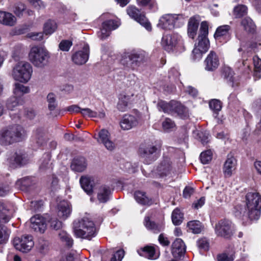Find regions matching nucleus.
<instances>
[{
    "label": "nucleus",
    "mask_w": 261,
    "mask_h": 261,
    "mask_svg": "<svg viewBox=\"0 0 261 261\" xmlns=\"http://www.w3.org/2000/svg\"><path fill=\"white\" fill-rule=\"evenodd\" d=\"M72 45V42L69 40H63L59 44L60 49L63 51H68Z\"/></svg>",
    "instance_id": "bf43d9fd"
},
{
    "label": "nucleus",
    "mask_w": 261,
    "mask_h": 261,
    "mask_svg": "<svg viewBox=\"0 0 261 261\" xmlns=\"http://www.w3.org/2000/svg\"><path fill=\"white\" fill-rule=\"evenodd\" d=\"M241 25L244 30L249 33H253L255 30V25L252 20L249 17H245L242 19Z\"/></svg>",
    "instance_id": "a19ab883"
},
{
    "label": "nucleus",
    "mask_w": 261,
    "mask_h": 261,
    "mask_svg": "<svg viewBox=\"0 0 261 261\" xmlns=\"http://www.w3.org/2000/svg\"><path fill=\"white\" fill-rule=\"evenodd\" d=\"M11 162H14L13 164H15L17 165H23L26 163L25 156L21 154L15 153L13 156L10 159Z\"/></svg>",
    "instance_id": "603ef678"
},
{
    "label": "nucleus",
    "mask_w": 261,
    "mask_h": 261,
    "mask_svg": "<svg viewBox=\"0 0 261 261\" xmlns=\"http://www.w3.org/2000/svg\"><path fill=\"white\" fill-rule=\"evenodd\" d=\"M194 189L191 187H186L183 191V196L185 198H188L194 193Z\"/></svg>",
    "instance_id": "774afa93"
},
{
    "label": "nucleus",
    "mask_w": 261,
    "mask_h": 261,
    "mask_svg": "<svg viewBox=\"0 0 261 261\" xmlns=\"http://www.w3.org/2000/svg\"><path fill=\"white\" fill-rule=\"evenodd\" d=\"M134 198L136 201L141 205L149 206L153 203L152 199L147 196L146 193L141 191L135 192Z\"/></svg>",
    "instance_id": "c85d7f7f"
},
{
    "label": "nucleus",
    "mask_w": 261,
    "mask_h": 261,
    "mask_svg": "<svg viewBox=\"0 0 261 261\" xmlns=\"http://www.w3.org/2000/svg\"><path fill=\"white\" fill-rule=\"evenodd\" d=\"M43 202L41 200L40 201H32L30 204L31 208L34 211H38L42 206Z\"/></svg>",
    "instance_id": "69168bd1"
},
{
    "label": "nucleus",
    "mask_w": 261,
    "mask_h": 261,
    "mask_svg": "<svg viewBox=\"0 0 261 261\" xmlns=\"http://www.w3.org/2000/svg\"><path fill=\"white\" fill-rule=\"evenodd\" d=\"M201 162L203 164H208L212 159V153L210 150L202 152L200 155Z\"/></svg>",
    "instance_id": "864d4df0"
},
{
    "label": "nucleus",
    "mask_w": 261,
    "mask_h": 261,
    "mask_svg": "<svg viewBox=\"0 0 261 261\" xmlns=\"http://www.w3.org/2000/svg\"><path fill=\"white\" fill-rule=\"evenodd\" d=\"M203 64L205 70H215L220 64L219 59L216 53L214 51H211L204 60Z\"/></svg>",
    "instance_id": "4468645a"
},
{
    "label": "nucleus",
    "mask_w": 261,
    "mask_h": 261,
    "mask_svg": "<svg viewBox=\"0 0 261 261\" xmlns=\"http://www.w3.org/2000/svg\"><path fill=\"white\" fill-rule=\"evenodd\" d=\"M132 96L133 95L121 94L117 103V109L121 112L126 111L129 108Z\"/></svg>",
    "instance_id": "cd10ccee"
},
{
    "label": "nucleus",
    "mask_w": 261,
    "mask_h": 261,
    "mask_svg": "<svg viewBox=\"0 0 261 261\" xmlns=\"http://www.w3.org/2000/svg\"><path fill=\"white\" fill-rule=\"evenodd\" d=\"M30 227L35 231L43 233L46 229L45 220L43 217L36 215L30 219Z\"/></svg>",
    "instance_id": "a211bd4d"
},
{
    "label": "nucleus",
    "mask_w": 261,
    "mask_h": 261,
    "mask_svg": "<svg viewBox=\"0 0 261 261\" xmlns=\"http://www.w3.org/2000/svg\"><path fill=\"white\" fill-rule=\"evenodd\" d=\"M175 126L174 122L170 118H166L162 122V127L165 130H169Z\"/></svg>",
    "instance_id": "680f3d73"
},
{
    "label": "nucleus",
    "mask_w": 261,
    "mask_h": 261,
    "mask_svg": "<svg viewBox=\"0 0 261 261\" xmlns=\"http://www.w3.org/2000/svg\"><path fill=\"white\" fill-rule=\"evenodd\" d=\"M127 13L130 17L139 22L147 31L151 30V26L145 15L140 10L134 6H129L127 8Z\"/></svg>",
    "instance_id": "1a4fd4ad"
},
{
    "label": "nucleus",
    "mask_w": 261,
    "mask_h": 261,
    "mask_svg": "<svg viewBox=\"0 0 261 261\" xmlns=\"http://www.w3.org/2000/svg\"><path fill=\"white\" fill-rule=\"evenodd\" d=\"M173 109V114H177L181 118L184 119L188 116L187 109L176 101H174Z\"/></svg>",
    "instance_id": "72a5a7b5"
},
{
    "label": "nucleus",
    "mask_w": 261,
    "mask_h": 261,
    "mask_svg": "<svg viewBox=\"0 0 261 261\" xmlns=\"http://www.w3.org/2000/svg\"><path fill=\"white\" fill-rule=\"evenodd\" d=\"M197 245L201 251H207L209 249V242L205 238L199 239L197 242Z\"/></svg>",
    "instance_id": "5fc2aeb1"
},
{
    "label": "nucleus",
    "mask_w": 261,
    "mask_h": 261,
    "mask_svg": "<svg viewBox=\"0 0 261 261\" xmlns=\"http://www.w3.org/2000/svg\"><path fill=\"white\" fill-rule=\"evenodd\" d=\"M172 167L169 161L167 160L164 161L159 167V171L161 174L164 175H167L170 172Z\"/></svg>",
    "instance_id": "de8ad7c7"
},
{
    "label": "nucleus",
    "mask_w": 261,
    "mask_h": 261,
    "mask_svg": "<svg viewBox=\"0 0 261 261\" xmlns=\"http://www.w3.org/2000/svg\"><path fill=\"white\" fill-rule=\"evenodd\" d=\"M234 259L233 253L224 252L219 254L217 256L218 261H233Z\"/></svg>",
    "instance_id": "4d7b16f0"
},
{
    "label": "nucleus",
    "mask_w": 261,
    "mask_h": 261,
    "mask_svg": "<svg viewBox=\"0 0 261 261\" xmlns=\"http://www.w3.org/2000/svg\"><path fill=\"white\" fill-rule=\"evenodd\" d=\"M111 194L110 187L106 185H102L98 189L97 199L100 202L105 203L109 199Z\"/></svg>",
    "instance_id": "bb28decb"
},
{
    "label": "nucleus",
    "mask_w": 261,
    "mask_h": 261,
    "mask_svg": "<svg viewBox=\"0 0 261 261\" xmlns=\"http://www.w3.org/2000/svg\"><path fill=\"white\" fill-rule=\"evenodd\" d=\"M51 155L49 153H44L40 159L39 162V169L44 171L47 169L51 168L52 163L50 162Z\"/></svg>",
    "instance_id": "e433bc0d"
},
{
    "label": "nucleus",
    "mask_w": 261,
    "mask_h": 261,
    "mask_svg": "<svg viewBox=\"0 0 261 261\" xmlns=\"http://www.w3.org/2000/svg\"><path fill=\"white\" fill-rule=\"evenodd\" d=\"M246 210L242 213L236 211L235 216L244 219L248 218L250 220H257L260 216L261 208V196L257 192H249L246 195Z\"/></svg>",
    "instance_id": "f257e3e1"
},
{
    "label": "nucleus",
    "mask_w": 261,
    "mask_h": 261,
    "mask_svg": "<svg viewBox=\"0 0 261 261\" xmlns=\"http://www.w3.org/2000/svg\"><path fill=\"white\" fill-rule=\"evenodd\" d=\"M139 5L148 6L149 8L153 10L158 9V5L155 0H137Z\"/></svg>",
    "instance_id": "8fccbe9b"
},
{
    "label": "nucleus",
    "mask_w": 261,
    "mask_h": 261,
    "mask_svg": "<svg viewBox=\"0 0 261 261\" xmlns=\"http://www.w3.org/2000/svg\"><path fill=\"white\" fill-rule=\"evenodd\" d=\"M236 18H241L247 14V7L244 5H239L235 7L233 11Z\"/></svg>",
    "instance_id": "c03bdc74"
},
{
    "label": "nucleus",
    "mask_w": 261,
    "mask_h": 261,
    "mask_svg": "<svg viewBox=\"0 0 261 261\" xmlns=\"http://www.w3.org/2000/svg\"><path fill=\"white\" fill-rule=\"evenodd\" d=\"M47 100L49 110L50 111L55 110L57 106L55 94L52 93H49L47 96Z\"/></svg>",
    "instance_id": "3c124183"
},
{
    "label": "nucleus",
    "mask_w": 261,
    "mask_h": 261,
    "mask_svg": "<svg viewBox=\"0 0 261 261\" xmlns=\"http://www.w3.org/2000/svg\"><path fill=\"white\" fill-rule=\"evenodd\" d=\"M124 251L120 249L117 251L111 259V261H121L124 257Z\"/></svg>",
    "instance_id": "e2e57ef3"
},
{
    "label": "nucleus",
    "mask_w": 261,
    "mask_h": 261,
    "mask_svg": "<svg viewBox=\"0 0 261 261\" xmlns=\"http://www.w3.org/2000/svg\"><path fill=\"white\" fill-rule=\"evenodd\" d=\"M187 227L193 233H200L203 229V225L198 220H192L188 222Z\"/></svg>",
    "instance_id": "f704fd0d"
},
{
    "label": "nucleus",
    "mask_w": 261,
    "mask_h": 261,
    "mask_svg": "<svg viewBox=\"0 0 261 261\" xmlns=\"http://www.w3.org/2000/svg\"><path fill=\"white\" fill-rule=\"evenodd\" d=\"M144 223L148 229L152 231L154 233H159L164 228L163 223L156 224L154 222L150 221L149 217L148 216L145 217Z\"/></svg>",
    "instance_id": "c756f323"
},
{
    "label": "nucleus",
    "mask_w": 261,
    "mask_h": 261,
    "mask_svg": "<svg viewBox=\"0 0 261 261\" xmlns=\"http://www.w3.org/2000/svg\"><path fill=\"white\" fill-rule=\"evenodd\" d=\"M138 252L141 256H144L148 259H154L158 257L155 255V248L153 246H147L138 250Z\"/></svg>",
    "instance_id": "2f4dec72"
},
{
    "label": "nucleus",
    "mask_w": 261,
    "mask_h": 261,
    "mask_svg": "<svg viewBox=\"0 0 261 261\" xmlns=\"http://www.w3.org/2000/svg\"><path fill=\"white\" fill-rule=\"evenodd\" d=\"M230 30V27L228 25H223L219 27L214 34V38L216 40H219L222 37L229 35V32Z\"/></svg>",
    "instance_id": "c9c22d12"
},
{
    "label": "nucleus",
    "mask_w": 261,
    "mask_h": 261,
    "mask_svg": "<svg viewBox=\"0 0 261 261\" xmlns=\"http://www.w3.org/2000/svg\"><path fill=\"white\" fill-rule=\"evenodd\" d=\"M60 240L65 244L66 246L71 247L73 245V240L65 231L61 230L58 233Z\"/></svg>",
    "instance_id": "37998d69"
},
{
    "label": "nucleus",
    "mask_w": 261,
    "mask_h": 261,
    "mask_svg": "<svg viewBox=\"0 0 261 261\" xmlns=\"http://www.w3.org/2000/svg\"><path fill=\"white\" fill-rule=\"evenodd\" d=\"M23 103V99L17 98L13 95L8 99L6 106L9 110L13 111L15 108L19 105H22Z\"/></svg>",
    "instance_id": "ea45409f"
},
{
    "label": "nucleus",
    "mask_w": 261,
    "mask_h": 261,
    "mask_svg": "<svg viewBox=\"0 0 261 261\" xmlns=\"http://www.w3.org/2000/svg\"><path fill=\"white\" fill-rule=\"evenodd\" d=\"M87 164L85 158L82 156H78L74 158L71 164V168L72 170L81 172L87 168Z\"/></svg>",
    "instance_id": "b1692460"
},
{
    "label": "nucleus",
    "mask_w": 261,
    "mask_h": 261,
    "mask_svg": "<svg viewBox=\"0 0 261 261\" xmlns=\"http://www.w3.org/2000/svg\"><path fill=\"white\" fill-rule=\"evenodd\" d=\"M109 23L108 22L102 23V29L98 32L97 34L98 37L100 39L103 40L107 38L110 36L111 31H112V29L115 28L114 27L109 26Z\"/></svg>",
    "instance_id": "4c0bfd02"
},
{
    "label": "nucleus",
    "mask_w": 261,
    "mask_h": 261,
    "mask_svg": "<svg viewBox=\"0 0 261 261\" xmlns=\"http://www.w3.org/2000/svg\"><path fill=\"white\" fill-rule=\"evenodd\" d=\"M186 245L181 239H176L171 245V253L174 258H180L185 254Z\"/></svg>",
    "instance_id": "f3484780"
},
{
    "label": "nucleus",
    "mask_w": 261,
    "mask_h": 261,
    "mask_svg": "<svg viewBox=\"0 0 261 261\" xmlns=\"http://www.w3.org/2000/svg\"><path fill=\"white\" fill-rule=\"evenodd\" d=\"M236 159L231 155H228L223 167V172L225 177H230L237 167Z\"/></svg>",
    "instance_id": "dca6fc26"
},
{
    "label": "nucleus",
    "mask_w": 261,
    "mask_h": 261,
    "mask_svg": "<svg viewBox=\"0 0 261 261\" xmlns=\"http://www.w3.org/2000/svg\"><path fill=\"white\" fill-rule=\"evenodd\" d=\"M80 182L82 189L88 195L93 192V187L95 185L94 178L88 175L82 176L80 179Z\"/></svg>",
    "instance_id": "6ab92c4d"
},
{
    "label": "nucleus",
    "mask_w": 261,
    "mask_h": 261,
    "mask_svg": "<svg viewBox=\"0 0 261 261\" xmlns=\"http://www.w3.org/2000/svg\"><path fill=\"white\" fill-rule=\"evenodd\" d=\"M199 25V20L196 16L191 17L188 22V33L189 36L193 39L197 33Z\"/></svg>",
    "instance_id": "7c9ffc66"
},
{
    "label": "nucleus",
    "mask_w": 261,
    "mask_h": 261,
    "mask_svg": "<svg viewBox=\"0 0 261 261\" xmlns=\"http://www.w3.org/2000/svg\"><path fill=\"white\" fill-rule=\"evenodd\" d=\"M175 17L172 14H167L162 16L157 25L163 29L171 30L174 28Z\"/></svg>",
    "instance_id": "aec40b11"
},
{
    "label": "nucleus",
    "mask_w": 261,
    "mask_h": 261,
    "mask_svg": "<svg viewBox=\"0 0 261 261\" xmlns=\"http://www.w3.org/2000/svg\"><path fill=\"white\" fill-rule=\"evenodd\" d=\"M216 231L219 236L229 238L232 234L231 222L228 220H221L216 225Z\"/></svg>",
    "instance_id": "f8f14e48"
},
{
    "label": "nucleus",
    "mask_w": 261,
    "mask_h": 261,
    "mask_svg": "<svg viewBox=\"0 0 261 261\" xmlns=\"http://www.w3.org/2000/svg\"><path fill=\"white\" fill-rule=\"evenodd\" d=\"M25 135V131L20 125H14L0 132V143L8 145L19 141Z\"/></svg>",
    "instance_id": "20e7f679"
},
{
    "label": "nucleus",
    "mask_w": 261,
    "mask_h": 261,
    "mask_svg": "<svg viewBox=\"0 0 261 261\" xmlns=\"http://www.w3.org/2000/svg\"><path fill=\"white\" fill-rule=\"evenodd\" d=\"M146 58V53L143 50H132L124 53L121 60V63L127 67L133 65H139Z\"/></svg>",
    "instance_id": "0eeeda50"
},
{
    "label": "nucleus",
    "mask_w": 261,
    "mask_h": 261,
    "mask_svg": "<svg viewBox=\"0 0 261 261\" xmlns=\"http://www.w3.org/2000/svg\"><path fill=\"white\" fill-rule=\"evenodd\" d=\"M32 138L38 146L43 145L47 140L45 130L43 127H38L34 130Z\"/></svg>",
    "instance_id": "412c9836"
},
{
    "label": "nucleus",
    "mask_w": 261,
    "mask_h": 261,
    "mask_svg": "<svg viewBox=\"0 0 261 261\" xmlns=\"http://www.w3.org/2000/svg\"><path fill=\"white\" fill-rule=\"evenodd\" d=\"M208 26L206 21H202L200 25L198 42L195 44L193 55L195 60L201 58L202 54L205 53L210 47V42L207 38Z\"/></svg>",
    "instance_id": "7ed1b4c3"
},
{
    "label": "nucleus",
    "mask_w": 261,
    "mask_h": 261,
    "mask_svg": "<svg viewBox=\"0 0 261 261\" xmlns=\"http://www.w3.org/2000/svg\"><path fill=\"white\" fill-rule=\"evenodd\" d=\"M33 68L30 63L20 62L13 68L12 76L15 81L27 83L30 80Z\"/></svg>",
    "instance_id": "39448f33"
},
{
    "label": "nucleus",
    "mask_w": 261,
    "mask_h": 261,
    "mask_svg": "<svg viewBox=\"0 0 261 261\" xmlns=\"http://www.w3.org/2000/svg\"><path fill=\"white\" fill-rule=\"evenodd\" d=\"M22 186L24 187H29L33 184V180L32 178L25 177L21 179L19 181Z\"/></svg>",
    "instance_id": "338daca9"
},
{
    "label": "nucleus",
    "mask_w": 261,
    "mask_h": 261,
    "mask_svg": "<svg viewBox=\"0 0 261 261\" xmlns=\"http://www.w3.org/2000/svg\"><path fill=\"white\" fill-rule=\"evenodd\" d=\"M13 244L16 249L22 252L29 251L34 245L33 237L30 235L15 237L13 240Z\"/></svg>",
    "instance_id": "9b49d317"
},
{
    "label": "nucleus",
    "mask_w": 261,
    "mask_h": 261,
    "mask_svg": "<svg viewBox=\"0 0 261 261\" xmlns=\"http://www.w3.org/2000/svg\"><path fill=\"white\" fill-rule=\"evenodd\" d=\"M25 6L22 3H18L15 5L14 8V13L18 16H20L22 12L25 10Z\"/></svg>",
    "instance_id": "0e129e2a"
},
{
    "label": "nucleus",
    "mask_w": 261,
    "mask_h": 261,
    "mask_svg": "<svg viewBox=\"0 0 261 261\" xmlns=\"http://www.w3.org/2000/svg\"><path fill=\"white\" fill-rule=\"evenodd\" d=\"M197 139L201 142L203 145H205L209 142V134L206 132L197 131Z\"/></svg>",
    "instance_id": "6e6d98bb"
},
{
    "label": "nucleus",
    "mask_w": 261,
    "mask_h": 261,
    "mask_svg": "<svg viewBox=\"0 0 261 261\" xmlns=\"http://www.w3.org/2000/svg\"><path fill=\"white\" fill-rule=\"evenodd\" d=\"M0 23L12 27L16 23V18L12 13L0 11Z\"/></svg>",
    "instance_id": "a878e982"
},
{
    "label": "nucleus",
    "mask_w": 261,
    "mask_h": 261,
    "mask_svg": "<svg viewBox=\"0 0 261 261\" xmlns=\"http://www.w3.org/2000/svg\"><path fill=\"white\" fill-rule=\"evenodd\" d=\"M138 124L137 118L131 115H125L120 122V126L124 130H128Z\"/></svg>",
    "instance_id": "5701e85b"
},
{
    "label": "nucleus",
    "mask_w": 261,
    "mask_h": 261,
    "mask_svg": "<svg viewBox=\"0 0 261 261\" xmlns=\"http://www.w3.org/2000/svg\"><path fill=\"white\" fill-rule=\"evenodd\" d=\"M174 101L172 100L169 102H167L163 100H159L157 105L158 108L160 111L172 114Z\"/></svg>",
    "instance_id": "473e14b6"
},
{
    "label": "nucleus",
    "mask_w": 261,
    "mask_h": 261,
    "mask_svg": "<svg viewBox=\"0 0 261 261\" xmlns=\"http://www.w3.org/2000/svg\"><path fill=\"white\" fill-rule=\"evenodd\" d=\"M98 136L97 141L102 143L107 149L112 150L115 148V144L111 140V135L108 130L101 129L99 132Z\"/></svg>",
    "instance_id": "2eb2a0df"
},
{
    "label": "nucleus",
    "mask_w": 261,
    "mask_h": 261,
    "mask_svg": "<svg viewBox=\"0 0 261 261\" xmlns=\"http://www.w3.org/2000/svg\"><path fill=\"white\" fill-rule=\"evenodd\" d=\"M89 55V46L88 44H85L82 50L77 51L73 54L72 56V61L76 65H83L85 64Z\"/></svg>",
    "instance_id": "ddd939ff"
},
{
    "label": "nucleus",
    "mask_w": 261,
    "mask_h": 261,
    "mask_svg": "<svg viewBox=\"0 0 261 261\" xmlns=\"http://www.w3.org/2000/svg\"><path fill=\"white\" fill-rule=\"evenodd\" d=\"M57 28L56 22L54 20H49L44 26V32L45 34H51L53 33Z\"/></svg>",
    "instance_id": "49530a36"
},
{
    "label": "nucleus",
    "mask_w": 261,
    "mask_h": 261,
    "mask_svg": "<svg viewBox=\"0 0 261 261\" xmlns=\"http://www.w3.org/2000/svg\"><path fill=\"white\" fill-rule=\"evenodd\" d=\"M73 229L74 235L83 239L90 240L96 235L93 222L86 217L75 220L73 223Z\"/></svg>",
    "instance_id": "f03ea898"
},
{
    "label": "nucleus",
    "mask_w": 261,
    "mask_h": 261,
    "mask_svg": "<svg viewBox=\"0 0 261 261\" xmlns=\"http://www.w3.org/2000/svg\"><path fill=\"white\" fill-rule=\"evenodd\" d=\"M209 106L211 110L216 112H218L221 110L222 103L219 100L213 99L210 101Z\"/></svg>",
    "instance_id": "13d9d810"
},
{
    "label": "nucleus",
    "mask_w": 261,
    "mask_h": 261,
    "mask_svg": "<svg viewBox=\"0 0 261 261\" xmlns=\"http://www.w3.org/2000/svg\"><path fill=\"white\" fill-rule=\"evenodd\" d=\"M254 66V76L259 79L261 77V59L258 57L255 56L253 58Z\"/></svg>",
    "instance_id": "09e8293b"
},
{
    "label": "nucleus",
    "mask_w": 261,
    "mask_h": 261,
    "mask_svg": "<svg viewBox=\"0 0 261 261\" xmlns=\"http://www.w3.org/2000/svg\"><path fill=\"white\" fill-rule=\"evenodd\" d=\"M49 57V52L45 48L38 46L32 47L29 54V60L36 67L44 66Z\"/></svg>",
    "instance_id": "423d86ee"
},
{
    "label": "nucleus",
    "mask_w": 261,
    "mask_h": 261,
    "mask_svg": "<svg viewBox=\"0 0 261 261\" xmlns=\"http://www.w3.org/2000/svg\"><path fill=\"white\" fill-rule=\"evenodd\" d=\"M10 234V230L5 225L0 224V244L7 243Z\"/></svg>",
    "instance_id": "79ce46f5"
},
{
    "label": "nucleus",
    "mask_w": 261,
    "mask_h": 261,
    "mask_svg": "<svg viewBox=\"0 0 261 261\" xmlns=\"http://www.w3.org/2000/svg\"><path fill=\"white\" fill-rule=\"evenodd\" d=\"M71 213V204L67 201H62L58 205V216L63 220L66 219Z\"/></svg>",
    "instance_id": "4be33fe9"
},
{
    "label": "nucleus",
    "mask_w": 261,
    "mask_h": 261,
    "mask_svg": "<svg viewBox=\"0 0 261 261\" xmlns=\"http://www.w3.org/2000/svg\"><path fill=\"white\" fill-rule=\"evenodd\" d=\"M29 87L25 86L22 84L16 82L13 85V95L17 98L23 99V96L30 93Z\"/></svg>",
    "instance_id": "393cba45"
},
{
    "label": "nucleus",
    "mask_w": 261,
    "mask_h": 261,
    "mask_svg": "<svg viewBox=\"0 0 261 261\" xmlns=\"http://www.w3.org/2000/svg\"><path fill=\"white\" fill-rule=\"evenodd\" d=\"M160 148V145L153 143L142 145L139 149L140 155L146 163L149 164L156 160Z\"/></svg>",
    "instance_id": "6e6552de"
},
{
    "label": "nucleus",
    "mask_w": 261,
    "mask_h": 261,
    "mask_svg": "<svg viewBox=\"0 0 261 261\" xmlns=\"http://www.w3.org/2000/svg\"><path fill=\"white\" fill-rule=\"evenodd\" d=\"M171 218L174 225H179L184 220V214L179 208H176L172 213Z\"/></svg>",
    "instance_id": "58836bf2"
},
{
    "label": "nucleus",
    "mask_w": 261,
    "mask_h": 261,
    "mask_svg": "<svg viewBox=\"0 0 261 261\" xmlns=\"http://www.w3.org/2000/svg\"><path fill=\"white\" fill-rule=\"evenodd\" d=\"M161 43L165 49L168 51L173 50L183 44L181 36L175 33L164 35Z\"/></svg>",
    "instance_id": "9d476101"
},
{
    "label": "nucleus",
    "mask_w": 261,
    "mask_h": 261,
    "mask_svg": "<svg viewBox=\"0 0 261 261\" xmlns=\"http://www.w3.org/2000/svg\"><path fill=\"white\" fill-rule=\"evenodd\" d=\"M8 214V211L4 204L0 202V223H6L9 221L10 217Z\"/></svg>",
    "instance_id": "a18cd8bd"
},
{
    "label": "nucleus",
    "mask_w": 261,
    "mask_h": 261,
    "mask_svg": "<svg viewBox=\"0 0 261 261\" xmlns=\"http://www.w3.org/2000/svg\"><path fill=\"white\" fill-rule=\"evenodd\" d=\"M81 113L84 117H88L95 118L97 116V113L95 111H92L89 108L82 109Z\"/></svg>",
    "instance_id": "052dcab7"
}]
</instances>
